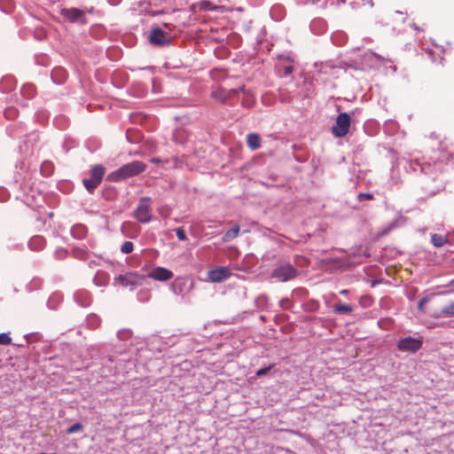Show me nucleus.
I'll list each match as a JSON object with an SVG mask.
<instances>
[{
    "mask_svg": "<svg viewBox=\"0 0 454 454\" xmlns=\"http://www.w3.org/2000/svg\"><path fill=\"white\" fill-rule=\"evenodd\" d=\"M146 169V164L140 160H134L122 165L118 169L111 172L107 176L110 182H120L127 178L135 176Z\"/></svg>",
    "mask_w": 454,
    "mask_h": 454,
    "instance_id": "1",
    "label": "nucleus"
},
{
    "mask_svg": "<svg viewBox=\"0 0 454 454\" xmlns=\"http://www.w3.org/2000/svg\"><path fill=\"white\" fill-rule=\"evenodd\" d=\"M106 168L102 165H95L90 168V177L84 178L82 183L90 193H93L95 189L100 184L105 176Z\"/></svg>",
    "mask_w": 454,
    "mask_h": 454,
    "instance_id": "2",
    "label": "nucleus"
},
{
    "mask_svg": "<svg viewBox=\"0 0 454 454\" xmlns=\"http://www.w3.org/2000/svg\"><path fill=\"white\" fill-rule=\"evenodd\" d=\"M351 118L348 113H340L337 115L335 124L332 127V133L335 137H345L350 128Z\"/></svg>",
    "mask_w": 454,
    "mask_h": 454,
    "instance_id": "3",
    "label": "nucleus"
},
{
    "mask_svg": "<svg viewBox=\"0 0 454 454\" xmlns=\"http://www.w3.org/2000/svg\"><path fill=\"white\" fill-rule=\"evenodd\" d=\"M298 271L291 264H282L273 270L271 277L278 281L286 282L296 278Z\"/></svg>",
    "mask_w": 454,
    "mask_h": 454,
    "instance_id": "4",
    "label": "nucleus"
},
{
    "mask_svg": "<svg viewBox=\"0 0 454 454\" xmlns=\"http://www.w3.org/2000/svg\"><path fill=\"white\" fill-rule=\"evenodd\" d=\"M145 278L146 276L140 275L137 272H128L124 275H120L115 278V280L123 287H136L142 286Z\"/></svg>",
    "mask_w": 454,
    "mask_h": 454,
    "instance_id": "5",
    "label": "nucleus"
},
{
    "mask_svg": "<svg viewBox=\"0 0 454 454\" xmlns=\"http://www.w3.org/2000/svg\"><path fill=\"white\" fill-rule=\"evenodd\" d=\"M149 201V198H142L136 209L135 216L140 223H146L151 220Z\"/></svg>",
    "mask_w": 454,
    "mask_h": 454,
    "instance_id": "6",
    "label": "nucleus"
},
{
    "mask_svg": "<svg viewBox=\"0 0 454 454\" xmlns=\"http://www.w3.org/2000/svg\"><path fill=\"white\" fill-rule=\"evenodd\" d=\"M420 339L405 337L401 339L397 343V348L401 351L416 352L422 347Z\"/></svg>",
    "mask_w": 454,
    "mask_h": 454,
    "instance_id": "7",
    "label": "nucleus"
},
{
    "mask_svg": "<svg viewBox=\"0 0 454 454\" xmlns=\"http://www.w3.org/2000/svg\"><path fill=\"white\" fill-rule=\"evenodd\" d=\"M61 15L70 22L86 23L85 13L76 8L62 9Z\"/></svg>",
    "mask_w": 454,
    "mask_h": 454,
    "instance_id": "8",
    "label": "nucleus"
},
{
    "mask_svg": "<svg viewBox=\"0 0 454 454\" xmlns=\"http://www.w3.org/2000/svg\"><path fill=\"white\" fill-rule=\"evenodd\" d=\"M231 275V270L226 267H217L207 271L208 279L214 283L223 282Z\"/></svg>",
    "mask_w": 454,
    "mask_h": 454,
    "instance_id": "9",
    "label": "nucleus"
},
{
    "mask_svg": "<svg viewBox=\"0 0 454 454\" xmlns=\"http://www.w3.org/2000/svg\"><path fill=\"white\" fill-rule=\"evenodd\" d=\"M174 274L173 272L166 268L163 267H157L154 268L149 274L147 275L148 278H153L154 280L158 281H168L173 278Z\"/></svg>",
    "mask_w": 454,
    "mask_h": 454,
    "instance_id": "10",
    "label": "nucleus"
},
{
    "mask_svg": "<svg viewBox=\"0 0 454 454\" xmlns=\"http://www.w3.org/2000/svg\"><path fill=\"white\" fill-rule=\"evenodd\" d=\"M150 42L156 45H164L169 43L168 35L160 28H153L150 34Z\"/></svg>",
    "mask_w": 454,
    "mask_h": 454,
    "instance_id": "11",
    "label": "nucleus"
},
{
    "mask_svg": "<svg viewBox=\"0 0 454 454\" xmlns=\"http://www.w3.org/2000/svg\"><path fill=\"white\" fill-rule=\"evenodd\" d=\"M431 242L434 247H441L446 244H454V240L451 239L450 234L441 235L434 233L431 235Z\"/></svg>",
    "mask_w": 454,
    "mask_h": 454,
    "instance_id": "12",
    "label": "nucleus"
},
{
    "mask_svg": "<svg viewBox=\"0 0 454 454\" xmlns=\"http://www.w3.org/2000/svg\"><path fill=\"white\" fill-rule=\"evenodd\" d=\"M239 91H241L243 93V98H242V105L243 106L247 108L252 107L255 103V98L254 95L247 90L244 86L240 87L239 90H231V92L238 93Z\"/></svg>",
    "mask_w": 454,
    "mask_h": 454,
    "instance_id": "13",
    "label": "nucleus"
},
{
    "mask_svg": "<svg viewBox=\"0 0 454 454\" xmlns=\"http://www.w3.org/2000/svg\"><path fill=\"white\" fill-rule=\"evenodd\" d=\"M247 146L255 151L261 147V137L256 133H250L247 136Z\"/></svg>",
    "mask_w": 454,
    "mask_h": 454,
    "instance_id": "14",
    "label": "nucleus"
},
{
    "mask_svg": "<svg viewBox=\"0 0 454 454\" xmlns=\"http://www.w3.org/2000/svg\"><path fill=\"white\" fill-rule=\"evenodd\" d=\"M435 318H441L443 317H454V302H450L442 307L438 312L434 315Z\"/></svg>",
    "mask_w": 454,
    "mask_h": 454,
    "instance_id": "15",
    "label": "nucleus"
},
{
    "mask_svg": "<svg viewBox=\"0 0 454 454\" xmlns=\"http://www.w3.org/2000/svg\"><path fill=\"white\" fill-rule=\"evenodd\" d=\"M231 94H234L230 90L228 93L223 89H218L212 92V97L224 103Z\"/></svg>",
    "mask_w": 454,
    "mask_h": 454,
    "instance_id": "16",
    "label": "nucleus"
},
{
    "mask_svg": "<svg viewBox=\"0 0 454 454\" xmlns=\"http://www.w3.org/2000/svg\"><path fill=\"white\" fill-rule=\"evenodd\" d=\"M239 233V226L236 225L233 228L227 231L223 236L222 239L223 242H229L234 239Z\"/></svg>",
    "mask_w": 454,
    "mask_h": 454,
    "instance_id": "17",
    "label": "nucleus"
},
{
    "mask_svg": "<svg viewBox=\"0 0 454 454\" xmlns=\"http://www.w3.org/2000/svg\"><path fill=\"white\" fill-rule=\"evenodd\" d=\"M354 310L353 307L346 303L336 304L333 308V312L336 314H348Z\"/></svg>",
    "mask_w": 454,
    "mask_h": 454,
    "instance_id": "18",
    "label": "nucleus"
},
{
    "mask_svg": "<svg viewBox=\"0 0 454 454\" xmlns=\"http://www.w3.org/2000/svg\"><path fill=\"white\" fill-rule=\"evenodd\" d=\"M41 172L43 176H51L53 172V165L51 162L44 161L41 165Z\"/></svg>",
    "mask_w": 454,
    "mask_h": 454,
    "instance_id": "19",
    "label": "nucleus"
},
{
    "mask_svg": "<svg viewBox=\"0 0 454 454\" xmlns=\"http://www.w3.org/2000/svg\"><path fill=\"white\" fill-rule=\"evenodd\" d=\"M43 238L41 237H34L33 239H31V240L29 241V247L32 248V249H35V248H41L43 246Z\"/></svg>",
    "mask_w": 454,
    "mask_h": 454,
    "instance_id": "20",
    "label": "nucleus"
},
{
    "mask_svg": "<svg viewBox=\"0 0 454 454\" xmlns=\"http://www.w3.org/2000/svg\"><path fill=\"white\" fill-rule=\"evenodd\" d=\"M200 9L210 10V11H212V10H222V9H224V6H216V5H214L209 1H204V2L200 3Z\"/></svg>",
    "mask_w": 454,
    "mask_h": 454,
    "instance_id": "21",
    "label": "nucleus"
},
{
    "mask_svg": "<svg viewBox=\"0 0 454 454\" xmlns=\"http://www.w3.org/2000/svg\"><path fill=\"white\" fill-rule=\"evenodd\" d=\"M188 283V279L187 278H178L176 279V288L178 290V293L181 294L184 289L186 287V285Z\"/></svg>",
    "mask_w": 454,
    "mask_h": 454,
    "instance_id": "22",
    "label": "nucleus"
},
{
    "mask_svg": "<svg viewBox=\"0 0 454 454\" xmlns=\"http://www.w3.org/2000/svg\"><path fill=\"white\" fill-rule=\"evenodd\" d=\"M4 116L5 118L7 119H15L17 116H18V110L15 108V107H7L5 110H4Z\"/></svg>",
    "mask_w": 454,
    "mask_h": 454,
    "instance_id": "23",
    "label": "nucleus"
},
{
    "mask_svg": "<svg viewBox=\"0 0 454 454\" xmlns=\"http://www.w3.org/2000/svg\"><path fill=\"white\" fill-rule=\"evenodd\" d=\"M133 249L134 245L131 241H125L121 247V251L123 254H129L133 251Z\"/></svg>",
    "mask_w": 454,
    "mask_h": 454,
    "instance_id": "24",
    "label": "nucleus"
},
{
    "mask_svg": "<svg viewBox=\"0 0 454 454\" xmlns=\"http://www.w3.org/2000/svg\"><path fill=\"white\" fill-rule=\"evenodd\" d=\"M82 429V425L79 422L72 425L70 427H68L67 429V433L71 434H74L76 432H79Z\"/></svg>",
    "mask_w": 454,
    "mask_h": 454,
    "instance_id": "25",
    "label": "nucleus"
},
{
    "mask_svg": "<svg viewBox=\"0 0 454 454\" xmlns=\"http://www.w3.org/2000/svg\"><path fill=\"white\" fill-rule=\"evenodd\" d=\"M176 235L179 240L185 241L188 239L184 229L183 227L176 229Z\"/></svg>",
    "mask_w": 454,
    "mask_h": 454,
    "instance_id": "26",
    "label": "nucleus"
},
{
    "mask_svg": "<svg viewBox=\"0 0 454 454\" xmlns=\"http://www.w3.org/2000/svg\"><path fill=\"white\" fill-rule=\"evenodd\" d=\"M11 341H12V339L8 333H0V344L8 345L11 343Z\"/></svg>",
    "mask_w": 454,
    "mask_h": 454,
    "instance_id": "27",
    "label": "nucleus"
},
{
    "mask_svg": "<svg viewBox=\"0 0 454 454\" xmlns=\"http://www.w3.org/2000/svg\"><path fill=\"white\" fill-rule=\"evenodd\" d=\"M357 199L359 201H363V200H373V195L372 193H364V192H361L357 195Z\"/></svg>",
    "mask_w": 454,
    "mask_h": 454,
    "instance_id": "28",
    "label": "nucleus"
},
{
    "mask_svg": "<svg viewBox=\"0 0 454 454\" xmlns=\"http://www.w3.org/2000/svg\"><path fill=\"white\" fill-rule=\"evenodd\" d=\"M272 368H273V365H270L268 367L262 368V369L258 370L255 374L257 377H262V376L265 375L267 372H269Z\"/></svg>",
    "mask_w": 454,
    "mask_h": 454,
    "instance_id": "29",
    "label": "nucleus"
},
{
    "mask_svg": "<svg viewBox=\"0 0 454 454\" xmlns=\"http://www.w3.org/2000/svg\"><path fill=\"white\" fill-rule=\"evenodd\" d=\"M427 298H423L419 301L418 309H419V311L425 312V305L427 304Z\"/></svg>",
    "mask_w": 454,
    "mask_h": 454,
    "instance_id": "30",
    "label": "nucleus"
},
{
    "mask_svg": "<svg viewBox=\"0 0 454 454\" xmlns=\"http://www.w3.org/2000/svg\"><path fill=\"white\" fill-rule=\"evenodd\" d=\"M293 71H294V67L292 66H287L284 69V74L286 75H289L293 73Z\"/></svg>",
    "mask_w": 454,
    "mask_h": 454,
    "instance_id": "31",
    "label": "nucleus"
},
{
    "mask_svg": "<svg viewBox=\"0 0 454 454\" xmlns=\"http://www.w3.org/2000/svg\"><path fill=\"white\" fill-rule=\"evenodd\" d=\"M150 161H151L152 163H154V164H158V163H161V162H166V163H168V160H161V159H160V158H152V159L150 160Z\"/></svg>",
    "mask_w": 454,
    "mask_h": 454,
    "instance_id": "32",
    "label": "nucleus"
},
{
    "mask_svg": "<svg viewBox=\"0 0 454 454\" xmlns=\"http://www.w3.org/2000/svg\"><path fill=\"white\" fill-rule=\"evenodd\" d=\"M447 286L454 288V279L450 280Z\"/></svg>",
    "mask_w": 454,
    "mask_h": 454,
    "instance_id": "33",
    "label": "nucleus"
},
{
    "mask_svg": "<svg viewBox=\"0 0 454 454\" xmlns=\"http://www.w3.org/2000/svg\"><path fill=\"white\" fill-rule=\"evenodd\" d=\"M348 293V291L347 289H343V290L340 291V294H347Z\"/></svg>",
    "mask_w": 454,
    "mask_h": 454,
    "instance_id": "34",
    "label": "nucleus"
}]
</instances>
